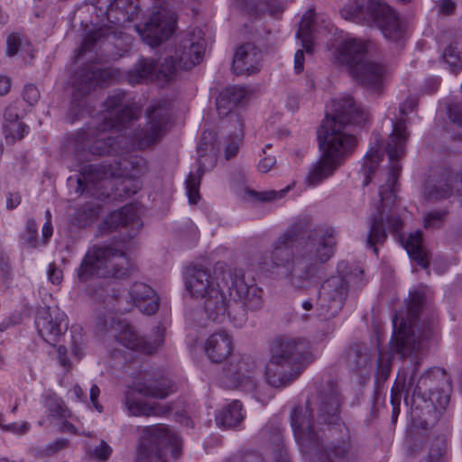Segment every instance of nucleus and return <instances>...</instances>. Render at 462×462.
<instances>
[{"label": "nucleus", "mask_w": 462, "mask_h": 462, "mask_svg": "<svg viewBox=\"0 0 462 462\" xmlns=\"http://www.w3.org/2000/svg\"><path fill=\"white\" fill-rule=\"evenodd\" d=\"M300 235L297 224L277 237L272 245L271 268L293 289L305 291L334 255L337 242L332 228H315L298 239Z\"/></svg>", "instance_id": "1"}, {"label": "nucleus", "mask_w": 462, "mask_h": 462, "mask_svg": "<svg viewBox=\"0 0 462 462\" xmlns=\"http://www.w3.org/2000/svg\"><path fill=\"white\" fill-rule=\"evenodd\" d=\"M313 401L304 406H295L291 413V425L300 451L319 462H351L355 448L348 427L342 423L328 430V441L324 444L321 435L312 423Z\"/></svg>", "instance_id": "2"}, {"label": "nucleus", "mask_w": 462, "mask_h": 462, "mask_svg": "<svg viewBox=\"0 0 462 462\" xmlns=\"http://www.w3.org/2000/svg\"><path fill=\"white\" fill-rule=\"evenodd\" d=\"M332 110L318 131L319 148L327 156L342 163L356 145L355 128L364 125L368 115L351 96L335 99Z\"/></svg>", "instance_id": "3"}, {"label": "nucleus", "mask_w": 462, "mask_h": 462, "mask_svg": "<svg viewBox=\"0 0 462 462\" xmlns=\"http://www.w3.org/2000/svg\"><path fill=\"white\" fill-rule=\"evenodd\" d=\"M171 102L153 101L146 109L148 121L143 129H132L141 116V107L117 103V146L125 150H144L156 144L165 134L171 117Z\"/></svg>", "instance_id": "4"}, {"label": "nucleus", "mask_w": 462, "mask_h": 462, "mask_svg": "<svg viewBox=\"0 0 462 462\" xmlns=\"http://www.w3.org/2000/svg\"><path fill=\"white\" fill-rule=\"evenodd\" d=\"M269 359L264 367V379L273 388H285L292 383L313 361L304 338L280 336L269 346Z\"/></svg>", "instance_id": "5"}, {"label": "nucleus", "mask_w": 462, "mask_h": 462, "mask_svg": "<svg viewBox=\"0 0 462 462\" xmlns=\"http://www.w3.org/2000/svg\"><path fill=\"white\" fill-rule=\"evenodd\" d=\"M420 365V360L415 358L398 374L396 380L404 390V402L409 404L411 396V405L418 398L423 402H430L435 409H445L452 390L450 377L440 367H431L419 374Z\"/></svg>", "instance_id": "6"}, {"label": "nucleus", "mask_w": 462, "mask_h": 462, "mask_svg": "<svg viewBox=\"0 0 462 462\" xmlns=\"http://www.w3.org/2000/svg\"><path fill=\"white\" fill-rule=\"evenodd\" d=\"M363 274L364 270L360 266L340 261L337 265V274L325 280L320 286L317 300L319 315L324 319L336 317L343 309L351 290L364 286Z\"/></svg>", "instance_id": "7"}, {"label": "nucleus", "mask_w": 462, "mask_h": 462, "mask_svg": "<svg viewBox=\"0 0 462 462\" xmlns=\"http://www.w3.org/2000/svg\"><path fill=\"white\" fill-rule=\"evenodd\" d=\"M366 56V44L352 39L340 44L337 59L346 68L354 80L371 91L380 92L388 69L384 65L368 60Z\"/></svg>", "instance_id": "8"}, {"label": "nucleus", "mask_w": 462, "mask_h": 462, "mask_svg": "<svg viewBox=\"0 0 462 462\" xmlns=\"http://www.w3.org/2000/svg\"><path fill=\"white\" fill-rule=\"evenodd\" d=\"M424 301L421 292L414 291L410 294L407 304V319L395 314L393 318V334L390 341L393 353L399 354L402 358L420 351L430 332H420L417 319Z\"/></svg>", "instance_id": "9"}, {"label": "nucleus", "mask_w": 462, "mask_h": 462, "mask_svg": "<svg viewBox=\"0 0 462 462\" xmlns=\"http://www.w3.org/2000/svg\"><path fill=\"white\" fill-rule=\"evenodd\" d=\"M346 20L367 25L374 24L383 36L393 42L402 39L404 30L395 12L378 0H351L341 10Z\"/></svg>", "instance_id": "10"}, {"label": "nucleus", "mask_w": 462, "mask_h": 462, "mask_svg": "<svg viewBox=\"0 0 462 462\" xmlns=\"http://www.w3.org/2000/svg\"><path fill=\"white\" fill-rule=\"evenodd\" d=\"M229 280L230 295L236 301L231 307L229 319L236 327L247 320V312L259 311L264 306L263 290L254 279L246 277L242 269H234L223 273L222 280Z\"/></svg>", "instance_id": "11"}, {"label": "nucleus", "mask_w": 462, "mask_h": 462, "mask_svg": "<svg viewBox=\"0 0 462 462\" xmlns=\"http://www.w3.org/2000/svg\"><path fill=\"white\" fill-rule=\"evenodd\" d=\"M103 107L95 119V126L83 129L78 137L79 145L94 155L112 154L116 144V97H109Z\"/></svg>", "instance_id": "12"}, {"label": "nucleus", "mask_w": 462, "mask_h": 462, "mask_svg": "<svg viewBox=\"0 0 462 462\" xmlns=\"http://www.w3.org/2000/svg\"><path fill=\"white\" fill-rule=\"evenodd\" d=\"M409 132L403 119L393 121V131L390 134L385 152L389 159V169L386 173V181L379 188V195L382 203L388 200H394L396 198L397 180L402 171L400 161L405 155V146L409 138Z\"/></svg>", "instance_id": "13"}, {"label": "nucleus", "mask_w": 462, "mask_h": 462, "mask_svg": "<svg viewBox=\"0 0 462 462\" xmlns=\"http://www.w3.org/2000/svg\"><path fill=\"white\" fill-rule=\"evenodd\" d=\"M142 207L131 202L117 210V245L130 242L137 236L143 226ZM137 269L125 251L117 247V280L126 278L136 273Z\"/></svg>", "instance_id": "14"}, {"label": "nucleus", "mask_w": 462, "mask_h": 462, "mask_svg": "<svg viewBox=\"0 0 462 462\" xmlns=\"http://www.w3.org/2000/svg\"><path fill=\"white\" fill-rule=\"evenodd\" d=\"M171 448L174 458L180 456L181 441L179 436L162 424L145 427L138 448L137 462H166L163 449Z\"/></svg>", "instance_id": "15"}, {"label": "nucleus", "mask_w": 462, "mask_h": 462, "mask_svg": "<svg viewBox=\"0 0 462 462\" xmlns=\"http://www.w3.org/2000/svg\"><path fill=\"white\" fill-rule=\"evenodd\" d=\"M179 66L175 56H167L156 66L152 58H142L126 74L122 75L117 69V80L123 78L131 85L140 84L147 80H153L161 87L174 80Z\"/></svg>", "instance_id": "16"}, {"label": "nucleus", "mask_w": 462, "mask_h": 462, "mask_svg": "<svg viewBox=\"0 0 462 462\" xmlns=\"http://www.w3.org/2000/svg\"><path fill=\"white\" fill-rule=\"evenodd\" d=\"M115 256L116 249L112 245H95L88 249L76 270L79 281L86 282L94 277H113L116 273Z\"/></svg>", "instance_id": "17"}, {"label": "nucleus", "mask_w": 462, "mask_h": 462, "mask_svg": "<svg viewBox=\"0 0 462 462\" xmlns=\"http://www.w3.org/2000/svg\"><path fill=\"white\" fill-rule=\"evenodd\" d=\"M257 359L250 355H233L223 369L222 383L227 388L253 391L257 385Z\"/></svg>", "instance_id": "18"}, {"label": "nucleus", "mask_w": 462, "mask_h": 462, "mask_svg": "<svg viewBox=\"0 0 462 462\" xmlns=\"http://www.w3.org/2000/svg\"><path fill=\"white\" fill-rule=\"evenodd\" d=\"M218 150L216 143V134L213 131H205L197 146L199 164L197 175L190 172L186 180L187 194L190 203L196 204L199 199L200 179L205 171L215 166Z\"/></svg>", "instance_id": "19"}, {"label": "nucleus", "mask_w": 462, "mask_h": 462, "mask_svg": "<svg viewBox=\"0 0 462 462\" xmlns=\"http://www.w3.org/2000/svg\"><path fill=\"white\" fill-rule=\"evenodd\" d=\"M160 306V298L148 284L141 282H133L128 288H117V310L130 311L136 307L145 315L155 314Z\"/></svg>", "instance_id": "20"}, {"label": "nucleus", "mask_w": 462, "mask_h": 462, "mask_svg": "<svg viewBox=\"0 0 462 462\" xmlns=\"http://www.w3.org/2000/svg\"><path fill=\"white\" fill-rule=\"evenodd\" d=\"M165 328L157 326L152 332V338L143 337L135 326L126 320H117V343L124 347L145 355H152L162 348Z\"/></svg>", "instance_id": "21"}, {"label": "nucleus", "mask_w": 462, "mask_h": 462, "mask_svg": "<svg viewBox=\"0 0 462 462\" xmlns=\"http://www.w3.org/2000/svg\"><path fill=\"white\" fill-rule=\"evenodd\" d=\"M147 162L139 156L129 155L117 162V196L128 198L141 189V178L147 172Z\"/></svg>", "instance_id": "22"}, {"label": "nucleus", "mask_w": 462, "mask_h": 462, "mask_svg": "<svg viewBox=\"0 0 462 462\" xmlns=\"http://www.w3.org/2000/svg\"><path fill=\"white\" fill-rule=\"evenodd\" d=\"M176 25L175 14L165 9L153 12L143 27L134 25L143 42L155 47L166 41L173 32Z\"/></svg>", "instance_id": "23"}, {"label": "nucleus", "mask_w": 462, "mask_h": 462, "mask_svg": "<svg viewBox=\"0 0 462 462\" xmlns=\"http://www.w3.org/2000/svg\"><path fill=\"white\" fill-rule=\"evenodd\" d=\"M115 70L102 68L97 64H88L75 73L73 81V99L79 100L88 95L96 87L105 88L113 82Z\"/></svg>", "instance_id": "24"}, {"label": "nucleus", "mask_w": 462, "mask_h": 462, "mask_svg": "<svg viewBox=\"0 0 462 462\" xmlns=\"http://www.w3.org/2000/svg\"><path fill=\"white\" fill-rule=\"evenodd\" d=\"M318 420L320 423L338 428L345 423L340 416L341 397L337 385L328 382L316 397Z\"/></svg>", "instance_id": "25"}, {"label": "nucleus", "mask_w": 462, "mask_h": 462, "mask_svg": "<svg viewBox=\"0 0 462 462\" xmlns=\"http://www.w3.org/2000/svg\"><path fill=\"white\" fill-rule=\"evenodd\" d=\"M206 42L200 29L188 32L180 41L176 50L175 58L182 69L189 70L199 64L203 58Z\"/></svg>", "instance_id": "26"}, {"label": "nucleus", "mask_w": 462, "mask_h": 462, "mask_svg": "<svg viewBox=\"0 0 462 462\" xmlns=\"http://www.w3.org/2000/svg\"><path fill=\"white\" fill-rule=\"evenodd\" d=\"M173 387L169 378L153 371L142 373L131 388L146 397L164 399L174 391Z\"/></svg>", "instance_id": "27"}, {"label": "nucleus", "mask_w": 462, "mask_h": 462, "mask_svg": "<svg viewBox=\"0 0 462 462\" xmlns=\"http://www.w3.org/2000/svg\"><path fill=\"white\" fill-rule=\"evenodd\" d=\"M263 55L261 51L252 43H245L236 50L232 64L236 75H251L260 71Z\"/></svg>", "instance_id": "28"}, {"label": "nucleus", "mask_w": 462, "mask_h": 462, "mask_svg": "<svg viewBox=\"0 0 462 462\" xmlns=\"http://www.w3.org/2000/svg\"><path fill=\"white\" fill-rule=\"evenodd\" d=\"M62 314L56 311L51 312L50 308H41L38 310L35 325L39 335L44 341L54 345L61 335Z\"/></svg>", "instance_id": "29"}, {"label": "nucleus", "mask_w": 462, "mask_h": 462, "mask_svg": "<svg viewBox=\"0 0 462 462\" xmlns=\"http://www.w3.org/2000/svg\"><path fill=\"white\" fill-rule=\"evenodd\" d=\"M344 362L350 370L368 374L373 365V356L368 345L354 342L347 346L343 355Z\"/></svg>", "instance_id": "30"}, {"label": "nucleus", "mask_w": 462, "mask_h": 462, "mask_svg": "<svg viewBox=\"0 0 462 462\" xmlns=\"http://www.w3.org/2000/svg\"><path fill=\"white\" fill-rule=\"evenodd\" d=\"M202 298L205 299L203 311L208 319L222 323L226 317L229 318V310L234 305L227 303L226 295L219 288L218 283H217V288L209 290V292Z\"/></svg>", "instance_id": "31"}, {"label": "nucleus", "mask_w": 462, "mask_h": 462, "mask_svg": "<svg viewBox=\"0 0 462 462\" xmlns=\"http://www.w3.org/2000/svg\"><path fill=\"white\" fill-rule=\"evenodd\" d=\"M204 349L208 359L213 363H221L233 350V341L224 330L210 335L205 341Z\"/></svg>", "instance_id": "32"}, {"label": "nucleus", "mask_w": 462, "mask_h": 462, "mask_svg": "<svg viewBox=\"0 0 462 462\" xmlns=\"http://www.w3.org/2000/svg\"><path fill=\"white\" fill-rule=\"evenodd\" d=\"M314 18V12L311 10L307 11L299 25V30L296 36L300 40L302 50H298L294 56V69L297 73H300L303 69L304 52L312 53V23Z\"/></svg>", "instance_id": "33"}, {"label": "nucleus", "mask_w": 462, "mask_h": 462, "mask_svg": "<svg viewBox=\"0 0 462 462\" xmlns=\"http://www.w3.org/2000/svg\"><path fill=\"white\" fill-rule=\"evenodd\" d=\"M186 287L194 297H203L212 288H217L212 281L208 270L192 266L188 268L186 273Z\"/></svg>", "instance_id": "34"}, {"label": "nucleus", "mask_w": 462, "mask_h": 462, "mask_svg": "<svg viewBox=\"0 0 462 462\" xmlns=\"http://www.w3.org/2000/svg\"><path fill=\"white\" fill-rule=\"evenodd\" d=\"M341 164L340 162L322 152L319 160L312 163L305 179V183L314 187L331 177Z\"/></svg>", "instance_id": "35"}, {"label": "nucleus", "mask_w": 462, "mask_h": 462, "mask_svg": "<svg viewBox=\"0 0 462 462\" xmlns=\"http://www.w3.org/2000/svg\"><path fill=\"white\" fill-rule=\"evenodd\" d=\"M247 91L244 87L231 86L225 88L218 95L216 106L217 114L220 117L232 115L233 111L246 97Z\"/></svg>", "instance_id": "36"}, {"label": "nucleus", "mask_w": 462, "mask_h": 462, "mask_svg": "<svg viewBox=\"0 0 462 462\" xmlns=\"http://www.w3.org/2000/svg\"><path fill=\"white\" fill-rule=\"evenodd\" d=\"M452 195V186L449 177L442 173L430 176L424 185V199L430 202H437L449 198Z\"/></svg>", "instance_id": "37"}, {"label": "nucleus", "mask_w": 462, "mask_h": 462, "mask_svg": "<svg viewBox=\"0 0 462 462\" xmlns=\"http://www.w3.org/2000/svg\"><path fill=\"white\" fill-rule=\"evenodd\" d=\"M125 403L130 414L134 416H165L171 411L170 405L131 400L129 393Z\"/></svg>", "instance_id": "38"}, {"label": "nucleus", "mask_w": 462, "mask_h": 462, "mask_svg": "<svg viewBox=\"0 0 462 462\" xmlns=\"http://www.w3.org/2000/svg\"><path fill=\"white\" fill-rule=\"evenodd\" d=\"M116 312L111 310H99L96 320V333L101 340L116 337Z\"/></svg>", "instance_id": "39"}, {"label": "nucleus", "mask_w": 462, "mask_h": 462, "mask_svg": "<svg viewBox=\"0 0 462 462\" xmlns=\"http://www.w3.org/2000/svg\"><path fill=\"white\" fill-rule=\"evenodd\" d=\"M370 229L366 238V245L368 247L373 248L374 252L377 254L378 249L375 247L376 244H383L387 238L383 224V212H379L369 218Z\"/></svg>", "instance_id": "40"}, {"label": "nucleus", "mask_w": 462, "mask_h": 462, "mask_svg": "<svg viewBox=\"0 0 462 462\" xmlns=\"http://www.w3.org/2000/svg\"><path fill=\"white\" fill-rule=\"evenodd\" d=\"M243 420L242 404L237 400L225 407L216 417L217 423L226 428H234Z\"/></svg>", "instance_id": "41"}, {"label": "nucleus", "mask_w": 462, "mask_h": 462, "mask_svg": "<svg viewBox=\"0 0 462 462\" xmlns=\"http://www.w3.org/2000/svg\"><path fill=\"white\" fill-rule=\"evenodd\" d=\"M404 247L409 256L418 264L426 268L429 264L427 254L422 247V238L420 232L411 234L405 241Z\"/></svg>", "instance_id": "42"}, {"label": "nucleus", "mask_w": 462, "mask_h": 462, "mask_svg": "<svg viewBox=\"0 0 462 462\" xmlns=\"http://www.w3.org/2000/svg\"><path fill=\"white\" fill-rule=\"evenodd\" d=\"M139 0H117V23L125 25L139 16Z\"/></svg>", "instance_id": "43"}, {"label": "nucleus", "mask_w": 462, "mask_h": 462, "mask_svg": "<svg viewBox=\"0 0 462 462\" xmlns=\"http://www.w3.org/2000/svg\"><path fill=\"white\" fill-rule=\"evenodd\" d=\"M25 52L27 57H23L25 62H29L33 59L32 49L30 43H23L22 38L19 33L13 32L7 36L6 39V55L8 57L15 56L19 51Z\"/></svg>", "instance_id": "44"}, {"label": "nucleus", "mask_w": 462, "mask_h": 462, "mask_svg": "<svg viewBox=\"0 0 462 462\" xmlns=\"http://www.w3.org/2000/svg\"><path fill=\"white\" fill-rule=\"evenodd\" d=\"M381 162V154L377 148L371 147L366 152L362 166V171L365 176L364 186L371 182V174L376 170Z\"/></svg>", "instance_id": "45"}, {"label": "nucleus", "mask_w": 462, "mask_h": 462, "mask_svg": "<svg viewBox=\"0 0 462 462\" xmlns=\"http://www.w3.org/2000/svg\"><path fill=\"white\" fill-rule=\"evenodd\" d=\"M289 189L290 186H287L286 188L282 189L280 190L270 189L263 191H255L253 189H246L245 194L254 200L261 202H273L284 198Z\"/></svg>", "instance_id": "46"}, {"label": "nucleus", "mask_w": 462, "mask_h": 462, "mask_svg": "<svg viewBox=\"0 0 462 462\" xmlns=\"http://www.w3.org/2000/svg\"><path fill=\"white\" fill-rule=\"evenodd\" d=\"M448 211L446 208L432 209L423 216V226L426 229L440 228L446 222Z\"/></svg>", "instance_id": "47"}, {"label": "nucleus", "mask_w": 462, "mask_h": 462, "mask_svg": "<svg viewBox=\"0 0 462 462\" xmlns=\"http://www.w3.org/2000/svg\"><path fill=\"white\" fill-rule=\"evenodd\" d=\"M444 59L451 67L462 68V34L459 42H455L446 48Z\"/></svg>", "instance_id": "48"}, {"label": "nucleus", "mask_w": 462, "mask_h": 462, "mask_svg": "<svg viewBox=\"0 0 462 462\" xmlns=\"http://www.w3.org/2000/svg\"><path fill=\"white\" fill-rule=\"evenodd\" d=\"M4 133L7 143H14L16 140L23 139L28 133V126L22 123L4 125Z\"/></svg>", "instance_id": "49"}, {"label": "nucleus", "mask_w": 462, "mask_h": 462, "mask_svg": "<svg viewBox=\"0 0 462 462\" xmlns=\"http://www.w3.org/2000/svg\"><path fill=\"white\" fill-rule=\"evenodd\" d=\"M94 173H98V169L94 167V165H88L84 169V172L77 179V188L75 189L77 194L82 195L88 190V183H94V178H92Z\"/></svg>", "instance_id": "50"}, {"label": "nucleus", "mask_w": 462, "mask_h": 462, "mask_svg": "<svg viewBox=\"0 0 462 462\" xmlns=\"http://www.w3.org/2000/svg\"><path fill=\"white\" fill-rule=\"evenodd\" d=\"M391 359L388 356L379 352V356L376 361V371L375 376L376 380L380 382H384L390 375L391 371Z\"/></svg>", "instance_id": "51"}, {"label": "nucleus", "mask_w": 462, "mask_h": 462, "mask_svg": "<svg viewBox=\"0 0 462 462\" xmlns=\"http://www.w3.org/2000/svg\"><path fill=\"white\" fill-rule=\"evenodd\" d=\"M49 415L57 418H65L67 416V410L62 404V402L56 396H47L45 400Z\"/></svg>", "instance_id": "52"}, {"label": "nucleus", "mask_w": 462, "mask_h": 462, "mask_svg": "<svg viewBox=\"0 0 462 462\" xmlns=\"http://www.w3.org/2000/svg\"><path fill=\"white\" fill-rule=\"evenodd\" d=\"M37 225L33 219H28L26 228L23 234L22 239L23 244L30 248H33L37 245Z\"/></svg>", "instance_id": "53"}, {"label": "nucleus", "mask_w": 462, "mask_h": 462, "mask_svg": "<svg viewBox=\"0 0 462 462\" xmlns=\"http://www.w3.org/2000/svg\"><path fill=\"white\" fill-rule=\"evenodd\" d=\"M104 36L103 29H98L88 32L81 45L80 54H83L87 51H89L93 49L94 45L101 41V38Z\"/></svg>", "instance_id": "54"}, {"label": "nucleus", "mask_w": 462, "mask_h": 462, "mask_svg": "<svg viewBox=\"0 0 462 462\" xmlns=\"http://www.w3.org/2000/svg\"><path fill=\"white\" fill-rule=\"evenodd\" d=\"M402 393H404V390L402 389L401 384L398 383L396 380L391 391V404L393 406V420L398 416L400 412V405Z\"/></svg>", "instance_id": "55"}, {"label": "nucleus", "mask_w": 462, "mask_h": 462, "mask_svg": "<svg viewBox=\"0 0 462 462\" xmlns=\"http://www.w3.org/2000/svg\"><path fill=\"white\" fill-rule=\"evenodd\" d=\"M0 428L4 431H11L17 435H23L30 430L31 425L27 421H23L21 423L13 422V423L5 424L3 421L2 415H0Z\"/></svg>", "instance_id": "56"}, {"label": "nucleus", "mask_w": 462, "mask_h": 462, "mask_svg": "<svg viewBox=\"0 0 462 462\" xmlns=\"http://www.w3.org/2000/svg\"><path fill=\"white\" fill-rule=\"evenodd\" d=\"M113 448L106 441L101 440L100 444L89 451L88 455L90 457L99 461H106L111 456Z\"/></svg>", "instance_id": "57"}, {"label": "nucleus", "mask_w": 462, "mask_h": 462, "mask_svg": "<svg viewBox=\"0 0 462 462\" xmlns=\"http://www.w3.org/2000/svg\"><path fill=\"white\" fill-rule=\"evenodd\" d=\"M69 445V440L66 439H60L55 440L54 442H51L45 446L42 450L41 451L42 456L43 457H49L56 452L67 448Z\"/></svg>", "instance_id": "58"}, {"label": "nucleus", "mask_w": 462, "mask_h": 462, "mask_svg": "<svg viewBox=\"0 0 462 462\" xmlns=\"http://www.w3.org/2000/svg\"><path fill=\"white\" fill-rule=\"evenodd\" d=\"M23 97L29 105L33 106L40 98V92L34 85L28 84L24 87Z\"/></svg>", "instance_id": "59"}, {"label": "nucleus", "mask_w": 462, "mask_h": 462, "mask_svg": "<svg viewBox=\"0 0 462 462\" xmlns=\"http://www.w3.org/2000/svg\"><path fill=\"white\" fill-rule=\"evenodd\" d=\"M448 117L452 123L462 127V104H453L448 107Z\"/></svg>", "instance_id": "60"}, {"label": "nucleus", "mask_w": 462, "mask_h": 462, "mask_svg": "<svg viewBox=\"0 0 462 462\" xmlns=\"http://www.w3.org/2000/svg\"><path fill=\"white\" fill-rule=\"evenodd\" d=\"M116 230V215L115 212H111L98 226L100 234H110Z\"/></svg>", "instance_id": "61"}, {"label": "nucleus", "mask_w": 462, "mask_h": 462, "mask_svg": "<svg viewBox=\"0 0 462 462\" xmlns=\"http://www.w3.org/2000/svg\"><path fill=\"white\" fill-rule=\"evenodd\" d=\"M48 278L53 284H60L62 280V272L54 263H51L48 269Z\"/></svg>", "instance_id": "62"}, {"label": "nucleus", "mask_w": 462, "mask_h": 462, "mask_svg": "<svg viewBox=\"0 0 462 462\" xmlns=\"http://www.w3.org/2000/svg\"><path fill=\"white\" fill-rule=\"evenodd\" d=\"M437 5L439 12L444 14H451L456 9V4L453 0H439Z\"/></svg>", "instance_id": "63"}, {"label": "nucleus", "mask_w": 462, "mask_h": 462, "mask_svg": "<svg viewBox=\"0 0 462 462\" xmlns=\"http://www.w3.org/2000/svg\"><path fill=\"white\" fill-rule=\"evenodd\" d=\"M4 116H5V124H12V123L20 122L18 120L19 116L17 113V108L15 106H10L6 107Z\"/></svg>", "instance_id": "64"}]
</instances>
